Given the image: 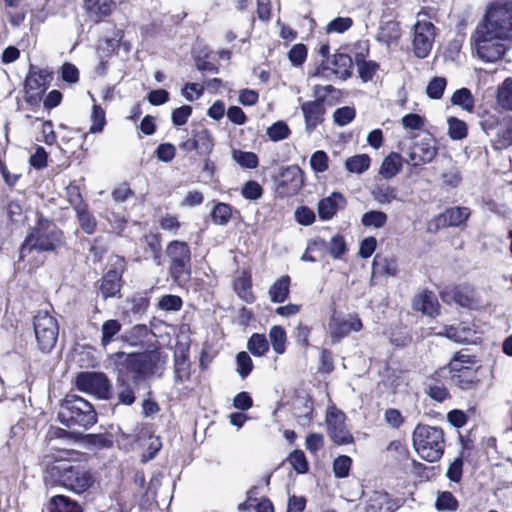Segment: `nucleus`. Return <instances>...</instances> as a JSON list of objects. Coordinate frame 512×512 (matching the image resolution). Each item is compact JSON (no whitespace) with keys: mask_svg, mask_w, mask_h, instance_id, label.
Returning a JSON list of instances; mask_svg holds the SVG:
<instances>
[{"mask_svg":"<svg viewBox=\"0 0 512 512\" xmlns=\"http://www.w3.org/2000/svg\"><path fill=\"white\" fill-rule=\"evenodd\" d=\"M269 297L273 303H283L290 294V277L283 275L269 289Z\"/></svg>","mask_w":512,"mask_h":512,"instance_id":"cd10ccee","label":"nucleus"},{"mask_svg":"<svg viewBox=\"0 0 512 512\" xmlns=\"http://www.w3.org/2000/svg\"><path fill=\"white\" fill-rule=\"evenodd\" d=\"M355 115L356 112L353 107L345 106L334 111L333 119L337 125L345 126L355 118Z\"/></svg>","mask_w":512,"mask_h":512,"instance_id":"6e6d98bb","label":"nucleus"},{"mask_svg":"<svg viewBox=\"0 0 512 512\" xmlns=\"http://www.w3.org/2000/svg\"><path fill=\"white\" fill-rule=\"evenodd\" d=\"M398 271L397 262L394 258L376 255L373 259V273L387 276H395Z\"/></svg>","mask_w":512,"mask_h":512,"instance_id":"72a5a7b5","label":"nucleus"},{"mask_svg":"<svg viewBox=\"0 0 512 512\" xmlns=\"http://www.w3.org/2000/svg\"><path fill=\"white\" fill-rule=\"evenodd\" d=\"M102 217L109 223L111 232L116 234H120L126 228L128 222L124 213L109 208L102 213Z\"/></svg>","mask_w":512,"mask_h":512,"instance_id":"f704fd0d","label":"nucleus"},{"mask_svg":"<svg viewBox=\"0 0 512 512\" xmlns=\"http://www.w3.org/2000/svg\"><path fill=\"white\" fill-rule=\"evenodd\" d=\"M62 244V232L56 225L46 219L40 218L37 225L26 237L21 248L22 256L32 250L54 251Z\"/></svg>","mask_w":512,"mask_h":512,"instance_id":"20e7f679","label":"nucleus"},{"mask_svg":"<svg viewBox=\"0 0 512 512\" xmlns=\"http://www.w3.org/2000/svg\"><path fill=\"white\" fill-rule=\"evenodd\" d=\"M402 125L405 129L420 130L425 125V119L419 114L410 113L402 117Z\"/></svg>","mask_w":512,"mask_h":512,"instance_id":"69168bd1","label":"nucleus"},{"mask_svg":"<svg viewBox=\"0 0 512 512\" xmlns=\"http://www.w3.org/2000/svg\"><path fill=\"white\" fill-rule=\"evenodd\" d=\"M448 135L453 140H462L467 137L468 126L465 121L457 117L447 119Z\"/></svg>","mask_w":512,"mask_h":512,"instance_id":"79ce46f5","label":"nucleus"},{"mask_svg":"<svg viewBox=\"0 0 512 512\" xmlns=\"http://www.w3.org/2000/svg\"><path fill=\"white\" fill-rule=\"evenodd\" d=\"M446 79L442 77L433 78L426 89L427 95L432 99H439L442 97L446 87Z\"/></svg>","mask_w":512,"mask_h":512,"instance_id":"bf43d9fd","label":"nucleus"},{"mask_svg":"<svg viewBox=\"0 0 512 512\" xmlns=\"http://www.w3.org/2000/svg\"><path fill=\"white\" fill-rule=\"evenodd\" d=\"M367 512H393L395 505L384 491H374L368 500Z\"/></svg>","mask_w":512,"mask_h":512,"instance_id":"b1692460","label":"nucleus"},{"mask_svg":"<svg viewBox=\"0 0 512 512\" xmlns=\"http://www.w3.org/2000/svg\"><path fill=\"white\" fill-rule=\"evenodd\" d=\"M309 164L313 172L324 173L329 169V156L325 151L317 150L311 155Z\"/></svg>","mask_w":512,"mask_h":512,"instance_id":"8fccbe9b","label":"nucleus"},{"mask_svg":"<svg viewBox=\"0 0 512 512\" xmlns=\"http://www.w3.org/2000/svg\"><path fill=\"white\" fill-rule=\"evenodd\" d=\"M83 7L87 14L97 23L113 12L115 2L113 0H83Z\"/></svg>","mask_w":512,"mask_h":512,"instance_id":"aec40b11","label":"nucleus"},{"mask_svg":"<svg viewBox=\"0 0 512 512\" xmlns=\"http://www.w3.org/2000/svg\"><path fill=\"white\" fill-rule=\"evenodd\" d=\"M117 399L118 403L130 406L135 400L134 388L122 378H118L117 381Z\"/></svg>","mask_w":512,"mask_h":512,"instance_id":"a19ab883","label":"nucleus"},{"mask_svg":"<svg viewBox=\"0 0 512 512\" xmlns=\"http://www.w3.org/2000/svg\"><path fill=\"white\" fill-rule=\"evenodd\" d=\"M413 447L418 455L428 461H438L444 453V433L434 426L418 424L412 435Z\"/></svg>","mask_w":512,"mask_h":512,"instance_id":"f03ea898","label":"nucleus"},{"mask_svg":"<svg viewBox=\"0 0 512 512\" xmlns=\"http://www.w3.org/2000/svg\"><path fill=\"white\" fill-rule=\"evenodd\" d=\"M412 306L414 310L421 311L428 316H434L438 313V302L433 292L423 291L413 299Z\"/></svg>","mask_w":512,"mask_h":512,"instance_id":"412c9836","label":"nucleus"},{"mask_svg":"<svg viewBox=\"0 0 512 512\" xmlns=\"http://www.w3.org/2000/svg\"><path fill=\"white\" fill-rule=\"evenodd\" d=\"M75 210L77 213V218H78L79 225H80L81 229L86 234H89V235L94 233V231L97 227V220L94 217V215H92L88 211V209L85 205H79V206L75 207Z\"/></svg>","mask_w":512,"mask_h":512,"instance_id":"c9c22d12","label":"nucleus"},{"mask_svg":"<svg viewBox=\"0 0 512 512\" xmlns=\"http://www.w3.org/2000/svg\"><path fill=\"white\" fill-rule=\"evenodd\" d=\"M441 298L445 302L454 301L457 305L474 309L479 305L477 292L470 286H458L451 290L441 292Z\"/></svg>","mask_w":512,"mask_h":512,"instance_id":"4468645a","label":"nucleus"},{"mask_svg":"<svg viewBox=\"0 0 512 512\" xmlns=\"http://www.w3.org/2000/svg\"><path fill=\"white\" fill-rule=\"evenodd\" d=\"M262 194L263 189L256 181H248L242 188L243 197L249 200H257L262 196Z\"/></svg>","mask_w":512,"mask_h":512,"instance_id":"338daca9","label":"nucleus"},{"mask_svg":"<svg viewBox=\"0 0 512 512\" xmlns=\"http://www.w3.org/2000/svg\"><path fill=\"white\" fill-rule=\"evenodd\" d=\"M288 461L296 472L306 473L308 471V461L303 451H293L289 455Z\"/></svg>","mask_w":512,"mask_h":512,"instance_id":"4d7b16f0","label":"nucleus"},{"mask_svg":"<svg viewBox=\"0 0 512 512\" xmlns=\"http://www.w3.org/2000/svg\"><path fill=\"white\" fill-rule=\"evenodd\" d=\"M470 216V210L467 207H453L447 209L444 213L438 215L434 221L436 227L459 226L467 221Z\"/></svg>","mask_w":512,"mask_h":512,"instance_id":"6ab92c4d","label":"nucleus"},{"mask_svg":"<svg viewBox=\"0 0 512 512\" xmlns=\"http://www.w3.org/2000/svg\"><path fill=\"white\" fill-rule=\"evenodd\" d=\"M167 356L160 351H151L147 354H137L134 382L152 375L157 370L159 362L165 363Z\"/></svg>","mask_w":512,"mask_h":512,"instance_id":"2eb2a0df","label":"nucleus"},{"mask_svg":"<svg viewBox=\"0 0 512 512\" xmlns=\"http://www.w3.org/2000/svg\"><path fill=\"white\" fill-rule=\"evenodd\" d=\"M78 390L96 396L99 399H109L112 384L102 372H81L76 377Z\"/></svg>","mask_w":512,"mask_h":512,"instance_id":"9d476101","label":"nucleus"},{"mask_svg":"<svg viewBox=\"0 0 512 512\" xmlns=\"http://www.w3.org/2000/svg\"><path fill=\"white\" fill-rule=\"evenodd\" d=\"M400 36L401 31L398 22L390 20L381 25L377 40L390 46L392 43L397 42Z\"/></svg>","mask_w":512,"mask_h":512,"instance_id":"2f4dec72","label":"nucleus"},{"mask_svg":"<svg viewBox=\"0 0 512 512\" xmlns=\"http://www.w3.org/2000/svg\"><path fill=\"white\" fill-rule=\"evenodd\" d=\"M304 185V172L298 165L282 169L277 179V192L281 197L296 195Z\"/></svg>","mask_w":512,"mask_h":512,"instance_id":"f8f14e48","label":"nucleus"},{"mask_svg":"<svg viewBox=\"0 0 512 512\" xmlns=\"http://www.w3.org/2000/svg\"><path fill=\"white\" fill-rule=\"evenodd\" d=\"M158 306L165 311H178L182 307V300L176 295H165L160 298Z\"/></svg>","mask_w":512,"mask_h":512,"instance_id":"e2e57ef3","label":"nucleus"},{"mask_svg":"<svg viewBox=\"0 0 512 512\" xmlns=\"http://www.w3.org/2000/svg\"><path fill=\"white\" fill-rule=\"evenodd\" d=\"M371 195L380 205H388L393 201H400L398 190L384 182L376 183L371 189Z\"/></svg>","mask_w":512,"mask_h":512,"instance_id":"5701e85b","label":"nucleus"},{"mask_svg":"<svg viewBox=\"0 0 512 512\" xmlns=\"http://www.w3.org/2000/svg\"><path fill=\"white\" fill-rule=\"evenodd\" d=\"M213 146V139L207 130H202L195 135L193 141V147L195 149L201 148L204 151L209 152L212 150Z\"/></svg>","mask_w":512,"mask_h":512,"instance_id":"052dcab7","label":"nucleus"},{"mask_svg":"<svg viewBox=\"0 0 512 512\" xmlns=\"http://www.w3.org/2000/svg\"><path fill=\"white\" fill-rule=\"evenodd\" d=\"M473 333V330L464 323H459L456 326H446L443 331L439 332L440 335H444L456 343L471 341Z\"/></svg>","mask_w":512,"mask_h":512,"instance_id":"bb28decb","label":"nucleus"},{"mask_svg":"<svg viewBox=\"0 0 512 512\" xmlns=\"http://www.w3.org/2000/svg\"><path fill=\"white\" fill-rule=\"evenodd\" d=\"M346 205V199L341 193L333 192L330 196L322 199L318 203L319 217L326 221L334 217L339 209Z\"/></svg>","mask_w":512,"mask_h":512,"instance_id":"a211bd4d","label":"nucleus"},{"mask_svg":"<svg viewBox=\"0 0 512 512\" xmlns=\"http://www.w3.org/2000/svg\"><path fill=\"white\" fill-rule=\"evenodd\" d=\"M479 25L488 29L496 38L503 37L512 42V2L493 3Z\"/></svg>","mask_w":512,"mask_h":512,"instance_id":"423d86ee","label":"nucleus"},{"mask_svg":"<svg viewBox=\"0 0 512 512\" xmlns=\"http://www.w3.org/2000/svg\"><path fill=\"white\" fill-rule=\"evenodd\" d=\"M270 341L273 350L277 354H283L285 352L286 345V332L281 326H273L269 332Z\"/></svg>","mask_w":512,"mask_h":512,"instance_id":"09e8293b","label":"nucleus"},{"mask_svg":"<svg viewBox=\"0 0 512 512\" xmlns=\"http://www.w3.org/2000/svg\"><path fill=\"white\" fill-rule=\"evenodd\" d=\"M352 459L347 455L338 456L333 462V473L337 478H345L349 475Z\"/></svg>","mask_w":512,"mask_h":512,"instance_id":"864d4df0","label":"nucleus"},{"mask_svg":"<svg viewBox=\"0 0 512 512\" xmlns=\"http://www.w3.org/2000/svg\"><path fill=\"white\" fill-rule=\"evenodd\" d=\"M122 325L116 319H109L101 325V345L106 347L114 341V337L121 331Z\"/></svg>","mask_w":512,"mask_h":512,"instance_id":"4c0bfd02","label":"nucleus"},{"mask_svg":"<svg viewBox=\"0 0 512 512\" xmlns=\"http://www.w3.org/2000/svg\"><path fill=\"white\" fill-rule=\"evenodd\" d=\"M231 154L232 159L243 168L254 169L259 164L258 157L253 152L233 149Z\"/></svg>","mask_w":512,"mask_h":512,"instance_id":"37998d69","label":"nucleus"},{"mask_svg":"<svg viewBox=\"0 0 512 512\" xmlns=\"http://www.w3.org/2000/svg\"><path fill=\"white\" fill-rule=\"evenodd\" d=\"M170 261V275L174 281H187L191 274V249L186 242L174 240L166 247Z\"/></svg>","mask_w":512,"mask_h":512,"instance_id":"0eeeda50","label":"nucleus"},{"mask_svg":"<svg viewBox=\"0 0 512 512\" xmlns=\"http://www.w3.org/2000/svg\"><path fill=\"white\" fill-rule=\"evenodd\" d=\"M121 290V272L109 270L102 278L100 292L104 299L115 297Z\"/></svg>","mask_w":512,"mask_h":512,"instance_id":"4be33fe9","label":"nucleus"},{"mask_svg":"<svg viewBox=\"0 0 512 512\" xmlns=\"http://www.w3.org/2000/svg\"><path fill=\"white\" fill-rule=\"evenodd\" d=\"M345 420L346 415L341 410L334 405L328 407L325 423L328 435L336 445H347L354 442V437L347 429Z\"/></svg>","mask_w":512,"mask_h":512,"instance_id":"9b49d317","label":"nucleus"},{"mask_svg":"<svg viewBox=\"0 0 512 512\" xmlns=\"http://www.w3.org/2000/svg\"><path fill=\"white\" fill-rule=\"evenodd\" d=\"M44 480L47 485H60L76 494L86 492L95 483L93 474L84 465L63 457L46 465Z\"/></svg>","mask_w":512,"mask_h":512,"instance_id":"f257e3e1","label":"nucleus"},{"mask_svg":"<svg viewBox=\"0 0 512 512\" xmlns=\"http://www.w3.org/2000/svg\"><path fill=\"white\" fill-rule=\"evenodd\" d=\"M109 360L119 373L135 372L137 354L119 351L109 355Z\"/></svg>","mask_w":512,"mask_h":512,"instance_id":"a878e982","label":"nucleus"},{"mask_svg":"<svg viewBox=\"0 0 512 512\" xmlns=\"http://www.w3.org/2000/svg\"><path fill=\"white\" fill-rule=\"evenodd\" d=\"M426 14L419 12L416 15V23L413 26L412 47L416 57L426 58L432 50L436 36V27L425 19Z\"/></svg>","mask_w":512,"mask_h":512,"instance_id":"6e6552de","label":"nucleus"},{"mask_svg":"<svg viewBox=\"0 0 512 512\" xmlns=\"http://www.w3.org/2000/svg\"><path fill=\"white\" fill-rule=\"evenodd\" d=\"M361 328L362 322L357 317H349L345 319L333 315L329 321V332L333 343L339 342L352 331H360Z\"/></svg>","mask_w":512,"mask_h":512,"instance_id":"dca6fc26","label":"nucleus"},{"mask_svg":"<svg viewBox=\"0 0 512 512\" xmlns=\"http://www.w3.org/2000/svg\"><path fill=\"white\" fill-rule=\"evenodd\" d=\"M247 349L254 356H263L269 349V344L266 337L262 334L254 333L247 343Z\"/></svg>","mask_w":512,"mask_h":512,"instance_id":"de8ad7c7","label":"nucleus"},{"mask_svg":"<svg viewBox=\"0 0 512 512\" xmlns=\"http://www.w3.org/2000/svg\"><path fill=\"white\" fill-rule=\"evenodd\" d=\"M511 42L494 36L488 29L477 25L471 37V45L477 57L485 62H495L502 58Z\"/></svg>","mask_w":512,"mask_h":512,"instance_id":"39448f33","label":"nucleus"},{"mask_svg":"<svg viewBox=\"0 0 512 512\" xmlns=\"http://www.w3.org/2000/svg\"><path fill=\"white\" fill-rule=\"evenodd\" d=\"M60 422L67 427L89 428L97 421L93 406L82 397L67 395L58 414Z\"/></svg>","mask_w":512,"mask_h":512,"instance_id":"7ed1b4c3","label":"nucleus"},{"mask_svg":"<svg viewBox=\"0 0 512 512\" xmlns=\"http://www.w3.org/2000/svg\"><path fill=\"white\" fill-rule=\"evenodd\" d=\"M403 158L399 153L392 152L384 158L379 173L385 179L395 177L402 169Z\"/></svg>","mask_w":512,"mask_h":512,"instance_id":"c85d7f7f","label":"nucleus"},{"mask_svg":"<svg viewBox=\"0 0 512 512\" xmlns=\"http://www.w3.org/2000/svg\"><path fill=\"white\" fill-rule=\"evenodd\" d=\"M305 120V131L311 134L324 121L325 107L321 100L306 101L301 104Z\"/></svg>","mask_w":512,"mask_h":512,"instance_id":"f3484780","label":"nucleus"},{"mask_svg":"<svg viewBox=\"0 0 512 512\" xmlns=\"http://www.w3.org/2000/svg\"><path fill=\"white\" fill-rule=\"evenodd\" d=\"M91 121L92 124L90 126V133H100L102 132L104 126L106 125V116L105 111L97 104H94L91 112Z\"/></svg>","mask_w":512,"mask_h":512,"instance_id":"3c124183","label":"nucleus"},{"mask_svg":"<svg viewBox=\"0 0 512 512\" xmlns=\"http://www.w3.org/2000/svg\"><path fill=\"white\" fill-rule=\"evenodd\" d=\"M437 154V147L432 136L428 135L414 143L408 153L407 163L417 167L430 163Z\"/></svg>","mask_w":512,"mask_h":512,"instance_id":"ddd939ff","label":"nucleus"},{"mask_svg":"<svg viewBox=\"0 0 512 512\" xmlns=\"http://www.w3.org/2000/svg\"><path fill=\"white\" fill-rule=\"evenodd\" d=\"M497 101L502 108L512 111V78H507L499 86Z\"/></svg>","mask_w":512,"mask_h":512,"instance_id":"a18cd8bd","label":"nucleus"},{"mask_svg":"<svg viewBox=\"0 0 512 512\" xmlns=\"http://www.w3.org/2000/svg\"><path fill=\"white\" fill-rule=\"evenodd\" d=\"M467 350H461L455 354L449 363V369L452 374L460 373L462 370L472 368L474 363L470 355L465 353Z\"/></svg>","mask_w":512,"mask_h":512,"instance_id":"49530a36","label":"nucleus"},{"mask_svg":"<svg viewBox=\"0 0 512 512\" xmlns=\"http://www.w3.org/2000/svg\"><path fill=\"white\" fill-rule=\"evenodd\" d=\"M232 217V207L223 202H218L211 210V218L214 224L219 226L227 225Z\"/></svg>","mask_w":512,"mask_h":512,"instance_id":"e433bc0d","label":"nucleus"},{"mask_svg":"<svg viewBox=\"0 0 512 512\" xmlns=\"http://www.w3.org/2000/svg\"><path fill=\"white\" fill-rule=\"evenodd\" d=\"M371 158L367 154H358L348 157L345 162V168L352 174H363L370 168Z\"/></svg>","mask_w":512,"mask_h":512,"instance_id":"473e14b6","label":"nucleus"},{"mask_svg":"<svg viewBox=\"0 0 512 512\" xmlns=\"http://www.w3.org/2000/svg\"><path fill=\"white\" fill-rule=\"evenodd\" d=\"M237 373L241 378H246L253 368L251 357L244 351L239 352L236 356Z\"/></svg>","mask_w":512,"mask_h":512,"instance_id":"13d9d810","label":"nucleus"},{"mask_svg":"<svg viewBox=\"0 0 512 512\" xmlns=\"http://www.w3.org/2000/svg\"><path fill=\"white\" fill-rule=\"evenodd\" d=\"M451 381L462 390L474 389L478 383L477 371L473 367L462 370L460 373L452 374Z\"/></svg>","mask_w":512,"mask_h":512,"instance_id":"7c9ffc66","label":"nucleus"},{"mask_svg":"<svg viewBox=\"0 0 512 512\" xmlns=\"http://www.w3.org/2000/svg\"><path fill=\"white\" fill-rule=\"evenodd\" d=\"M266 133L272 141L277 142L288 138L290 129L285 122L277 121L267 128Z\"/></svg>","mask_w":512,"mask_h":512,"instance_id":"603ef678","label":"nucleus"},{"mask_svg":"<svg viewBox=\"0 0 512 512\" xmlns=\"http://www.w3.org/2000/svg\"><path fill=\"white\" fill-rule=\"evenodd\" d=\"M436 507L440 511H455L458 508V501L451 492L445 491L438 495Z\"/></svg>","mask_w":512,"mask_h":512,"instance_id":"5fc2aeb1","label":"nucleus"},{"mask_svg":"<svg viewBox=\"0 0 512 512\" xmlns=\"http://www.w3.org/2000/svg\"><path fill=\"white\" fill-rule=\"evenodd\" d=\"M328 249L332 257H341L347 250L344 238L340 235L333 236L330 240Z\"/></svg>","mask_w":512,"mask_h":512,"instance_id":"774afa93","label":"nucleus"},{"mask_svg":"<svg viewBox=\"0 0 512 512\" xmlns=\"http://www.w3.org/2000/svg\"><path fill=\"white\" fill-rule=\"evenodd\" d=\"M356 65L360 78L364 82L372 80L375 72L378 69V64L374 61H366L360 54L356 55Z\"/></svg>","mask_w":512,"mask_h":512,"instance_id":"c03bdc74","label":"nucleus"},{"mask_svg":"<svg viewBox=\"0 0 512 512\" xmlns=\"http://www.w3.org/2000/svg\"><path fill=\"white\" fill-rule=\"evenodd\" d=\"M33 325L39 348L43 352L51 351L59 335L57 320L49 312L39 311L34 317Z\"/></svg>","mask_w":512,"mask_h":512,"instance_id":"1a4fd4ad","label":"nucleus"},{"mask_svg":"<svg viewBox=\"0 0 512 512\" xmlns=\"http://www.w3.org/2000/svg\"><path fill=\"white\" fill-rule=\"evenodd\" d=\"M451 102L467 112H472L474 109V98L467 88L456 90L451 97Z\"/></svg>","mask_w":512,"mask_h":512,"instance_id":"58836bf2","label":"nucleus"},{"mask_svg":"<svg viewBox=\"0 0 512 512\" xmlns=\"http://www.w3.org/2000/svg\"><path fill=\"white\" fill-rule=\"evenodd\" d=\"M388 216L380 210H371L362 215L361 223L365 227L380 229L387 224Z\"/></svg>","mask_w":512,"mask_h":512,"instance_id":"ea45409f","label":"nucleus"},{"mask_svg":"<svg viewBox=\"0 0 512 512\" xmlns=\"http://www.w3.org/2000/svg\"><path fill=\"white\" fill-rule=\"evenodd\" d=\"M49 512H82L81 506L64 495L51 497L48 505Z\"/></svg>","mask_w":512,"mask_h":512,"instance_id":"c756f323","label":"nucleus"},{"mask_svg":"<svg viewBox=\"0 0 512 512\" xmlns=\"http://www.w3.org/2000/svg\"><path fill=\"white\" fill-rule=\"evenodd\" d=\"M144 241L150 250L153 259L160 264L161 256V243L159 236L156 234H147L144 236Z\"/></svg>","mask_w":512,"mask_h":512,"instance_id":"680f3d73","label":"nucleus"},{"mask_svg":"<svg viewBox=\"0 0 512 512\" xmlns=\"http://www.w3.org/2000/svg\"><path fill=\"white\" fill-rule=\"evenodd\" d=\"M352 24L353 21L350 17H337L329 22L327 25V32L343 33L347 31Z\"/></svg>","mask_w":512,"mask_h":512,"instance_id":"0e129e2a","label":"nucleus"},{"mask_svg":"<svg viewBox=\"0 0 512 512\" xmlns=\"http://www.w3.org/2000/svg\"><path fill=\"white\" fill-rule=\"evenodd\" d=\"M329 63L331 70L334 73V77L340 80H346L351 76L352 59L350 56L344 53L335 54Z\"/></svg>","mask_w":512,"mask_h":512,"instance_id":"393cba45","label":"nucleus"}]
</instances>
